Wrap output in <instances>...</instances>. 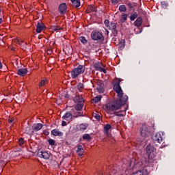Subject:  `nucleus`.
<instances>
[{
	"label": "nucleus",
	"instance_id": "obj_5",
	"mask_svg": "<svg viewBox=\"0 0 175 175\" xmlns=\"http://www.w3.org/2000/svg\"><path fill=\"white\" fill-rule=\"evenodd\" d=\"M91 38L93 40H102L103 36L98 31H93L91 33Z\"/></svg>",
	"mask_w": 175,
	"mask_h": 175
},
{
	"label": "nucleus",
	"instance_id": "obj_1",
	"mask_svg": "<svg viewBox=\"0 0 175 175\" xmlns=\"http://www.w3.org/2000/svg\"><path fill=\"white\" fill-rule=\"evenodd\" d=\"M120 83H121V81L118 79H116L113 81V90L115 91V92H116L120 99L116 100L111 103L110 110L112 111L119 110V109H121L123 105H125L126 102H128V96H123L124 92L122 91V88H121V86L120 85Z\"/></svg>",
	"mask_w": 175,
	"mask_h": 175
},
{
	"label": "nucleus",
	"instance_id": "obj_9",
	"mask_svg": "<svg viewBox=\"0 0 175 175\" xmlns=\"http://www.w3.org/2000/svg\"><path fill=\"white\" fill-rule=\"evenodd\" d=\"M96 90L99 94H103L105 92V83L102 81H97Z\"/></svg>",
	"mask_w": 175,
	"mask_h": 175
},
{
	"label": "nucleus",
	"instance_id": "obj_20",
	"mask_svg": "<svg viewBox=\"0 0 175 175\" xmlns=\"http://www.w3.org/2000/svg\"><path fill=\"white\" fill-rule=\"evenodd\" d=\"M83 152H84V148H83V146L79 145L77 146V154H78L79 157H83Z\"/></svg>",
	"mask_w": 175,
	"mask_h": 175
},
{
	"label": "nucleus",
	"instance_id": "obj_55",
	"mask_svg": "<svg viewBox=\"0 0 175 175\" xmlns=\"http://www.w3.org/2000/svg\"><path fill=\"white\" fill-rule=\"evenodd\" d=\"M123 43H125V40H123Z\"/></svg>",
	"mask_w": 175,
	"mask_h": 175
},
{
	"label": "nucleus",
	"instance_id": "obj_24",
	"mask_svg": "<svg viewBox=\"0 0 175 175\" xmlns=\"http://www.w3.org/2000/svg\"><path fill=\"white\" fill-rule=\"evenodd\" d=\"M72 3V6L75 8H80V0H70Z\"/></svg>",
	"mask_w": 175,
	"mask_h": 175
},
{
	"label": "nucleus",
	"instance_id": "obj_49",
	"mask_svg": "<svg viewBox=\"0 0 175 175\" xmlns=\"http://www.w3.org/2000/svg\"><path fill=\"white\" fill-rule=\"evenodd\" d=\"M3 21V19H2V18H0V24H2Z\"/></svg>",
	"mask_w": 175,
	"mask_h": 175
},
{
	"label": "nucleus",
	"instance_id": "obj_30",
	"mask_svg": "<svg viewBox=\"0 0 175 175\" xmlns=\"http://www.w3.org/2000/svg\"><path fill=\"white\" fill-rule=\"evenodd\" d=\"M137 18V12H133L131 14L130 19L131 21H135Z\"/></svg>",
	"mask_w": 175,
	"mask_h": 175
},
{
	"label": "nucleus",
	"instance_id": "obj_4",
	"mask_svg": "<svg viewBox=\"0 0 175 175\" xmlns=\"http://www.w3.org/2000/svg\"><path fill=\"white\" fill-rule=\"evenodd\" d=\"M153 143L158 146V144H161L163 143V139H162V135L159 133H157L155 135L152 137Z\"/></svg>",
	"mask_w": 175,
	"mask_h": 175
},
{
	"label": "nucleus",
	"instance_id": "obj_16",
	"mask_svg": "<svg viewBox=\"0 0 175 175\" xmlns=\"http://www.w3.org/2000/svg\"><path fill=\"white\" fill-rule=\"evenodd\" d=\"M51 135H53V136H64V133L62 131H59V129H53L51 131Z\"/></svg>",
	"mask_w": 175,
	"mask_h": 175
},
{
	"label": "nucleus",
	"instance_id": "obj_35",
	"mask_svg": "<svg viewBox=\"0 0 175 175\" xmlns=\"http://www.w3.org/2000/svg\"><path fill=\"white\" fill-rule=\"evenodd\" d=\"M79 40H80L81 42L83 43V44H87V42H88L87 40V39L85 38V37H84V36L80 37Z\"/></svg>",
	"mask_w": 175,
	"mask_h": 175
},
{
	"label": "nucleus",
	"instance_id": "obj_48",
	"mask_svg": "<svg viewBox=\"0 0 175 175\" xmlns=\"http://www.w3.org/2000/svg\"><path fill=\"white\" fill-rule=\"evenodd\" d=\"M49 131H44V134L46 135H49Z\"/></svg>",
	"mask_w": 175,
	"mask_h": 175
},
{
	"label": "nucleus",
	"instance_id": "obj_26",
	"mask_svg": "<svg viewBox=\"0 0 175 175\" xmlns=\"http://www.w3.org/2000/svg\"><path fill=\"white\" fill-rule=\"evenodd\" d=\"M74 100L78 103H83L84 102V98L80 97V96H76L74 98Z\"/></svg>",
	"mask_w": 175,
	"mask_h": 175
},
{
	"label": "nucleus",
	"instance_id": "obj_17",
	"mask_svg": "<svg viewBox=\"0 0 175 175\" xmlns=\"http://www.w3.org/2000/svg\"><path fill=\"white\" fill-rule=\"evenodd\" d=\"M92 12H94V13H96L98 12V10H96V8L94 7V5H88L86 10V13H92Z\"/></svg>",
	"mask_w": 175,
	"mask_h": 175
},
{
	"label": "nucleus",
	"instance_id": "obj_58",
	"mask_svg": "<svg viewBox=\"0 0 175 175\" xmlns=\"http://www.w3.org/2000/svg\"><path fill=\"white\" fill-rule=\"evenodd\" d=\"M113 40H116L114 38H113Z\"/></svg>",
	"mask_w": 175,
	"mask_h": 175
},
{
	"label": "nucleus",
	"instance_id": "obj_57",
	"mask_svg": "<svg viewBox=\"0 0 175 175\" xmlns=\"http://www.w3.org/2000/svg\"><path fill=\"white\" fill-rule=\"evenodd\" d=\"M12 50H14V48L12 49Z\"/></svg>",
	"mask_w": 175,
	"mask_h": 175
},
{
	"label": "nucleus",
	"instance_id": "obj_51",
	"mask_svg": "<svg viewBox=\"0 0 175 175\" xmlns=\"http://www.w3.org/2000/svg\"><path fill=\"white\" fill-rule=\"evenodd\" d=\"M0 69H2V63L0 61Z\"/></svg>",
	"mask_w": 175,
	"mask_h": 175
},
{
	"label": "nucleus",
	"instance_id": "obj_33",
	"mask_svg": "<svg viewBox=\"0 0 175 175\" xmlns=\"http://www.w3.org/2000/svg\"><path fill=\"white\" fill-rule=\"evenodd\" d=\"M21 49H22L23 51H27V49H28V44L24 42L22 46H21Z\"/></svg>",
	"mask_w": 175,
	"mask_h": 175
},
{
	"label": "nucleus",
	"instance_id": "obj_2",
	"mask_svg": "<svg viewBox=\"0 0 175 175\" xmlns=\"http://www.w3.org/2000/svg\"><path fill=\"white\" fill-rule=\"evenodd\" d=\"M85 72V66L79 65L76 68H74L71 72L72 79H77L80 75H83Z\"/></svg>",
	"mask_w": 175,
	"mask_h": 175
},
{
	"label": "nucleus",
	"instance_id": "obj_19",
	"mask_svg": "<svg viewBox=\"0 0 175 175\" xmlns=\"http://www.w3.org/2000/svg\"><path fill=\"white\" fill-rule=\"evenodd\" d=\"M27 73H28V70H27V68H19L18 70V76L24 77Z\"/></svg>",
	"mask_w": 175,
	"mask_h": 175
},
{
	"label": "nucleus",
	"instance_id": "obj_29",
	"mask_svg": "<svg viewBox=\"0 0 175 175\" xmlns=\"http://www.w3.org/2000/svg\"><path fill=\"white\" fill-rule=\"evenodd\" d=\"M51 29H52V31H62V29H64V28L59 27V26H57V25H53L51 26Z\"/></svg>",
	"mask_w": 175,
	"mask_h": 175
},
{
	"label": "nucleus",
	"instance_id": "obj_7",
	"mask_svg": "<svg viewBox=\"0 0 175 175\" xmlns=\"http://www.w3.org/2000/svg\"><path fill=\"white\" fill-rule=\"evenodd\" d=\"M37 155L39 158H43V159H50V153L46 151L38 150Z\"/></svg>",
	"mask_w": 175,
	"mask_h": 175
},
{
	"label": "nucleus",
	"instance_id": "obj_54",
	"mask_svg": "<svg viewBox=\"0 0 175 175\" xmlns=\"http://www.w3.org/2000/svg\"><path fill=\"white\" fill-rule=\"evenodd\" d=\"M1 12H2V10L0 8V13H1Z\"/></svg>",
	"mask_w": 175,
	"mask_h": 175
},
{
	"label": "nucleus",
	"instance_id": "obj_43",
	"mask_svg": "<svg viewBox=\"0 0 175 175\" xmlns=\"http://www.w3.org/2000/svg\"><path fill=\"white\" fill-rule=\"evenodd\" d=\"M104 24L105 27H110V21H109V19H105L104 21Z\"/></svg>",
	"mask_w": 175,
	"mask_h": 175
},
{
	"label": "nucleus",
	"instance_id": "obj_34",
	"mask_svg": "<svg viewBox=\"0 0 175 175\" xmlns=\"http://www.w3.org/2000/svg\"><path fill=\"white\" fill-rule=\"evenodd\" d=\"M46 84H47V79H42L39 83V87H44Z\"/></svg>",
	"mask_w": 175,
	"mask_h": 175
},
{
	"label": "nucleus",
	"instance_id": "obj_28",
	"mask_svg": "<svg viewBox=\"0 0 175 175\" xmlns=\"http://www.w3.org/2000/svg\"><path fill=\"white\" fill-rule=\"evenodd\" d=\"M127 6L130 10H135V7L137 6V4L135 3L129 2L127 3Z\"/></svg>",
	"mask_w": 175,
	"mask_h": 175
},
{
	"label": "nucleus",
	"instance_id": "obj_18",
	"mask_svg": "<svg viewBox=\"0 0 175 175\" xmlns=\"http://www.w3.org/2000/svg\"><path fill=\"white\" fill-rule=\"evenodd\" d=\"M111 29L112 31V36H117L118 31H117V29H116L117 27L116 23H111Z\"/></svg>",
	"mask_w": 175,
	"mask_h": 175
},
{
	"label": "nucleus",
	"instance_id": "obj_12",
	"mask_svg": "<svg viewBox=\"0 0 175 175\" xmlns=\"http://www.w3.org/2000/svg\"><path fill=\"white\" fill-rule=\"evenodd\" d=\"M72 118H73V115L69 111L66 112L62 117V120H65V121H70Z\"/></svg>",
	"mask_w": 175,
	"mask_h": 175
},
{
	"label": "nucleus",
	"instance_id": "obj_13",
	"mask_svg": "<svg viewBox=\"0 0 175 175\" xmlns=\"http://www.w3.org/2000/svg\"><path fill=\"white\" fill-rule=\"evenodd\" d=\"M42 128H43V124L40 123H36L32 126V129L34 131V132H38V131H40Z\"/></svg>",
	"mask_w": 175,
	"mask_h": 175
},
{
	"label": "nucleus",
	"instance_id": "obj_45",
	"mask_svg": "<svg viewBox=\"0 0 175 175\" xmlns=\"http://www.w3.org/2000/svg\"><path fill=\"white\" fill-rule=\"evenodd\" d=\"M94 118H96V120H97L98 121H99V120H100V116L99 114H96L94 116Z\"/></svg>",
	"mask_w": 175,
	"mask_h": 175
},
{
	"label": "nucleus",
	"instance_id": "obj_44",
	"mask_svg": "<svg viewBox=\"0 0 175 175\" xmlns=\"http://www.w3.org/2000/svg\"><path fill=\"white\" fill-rule=\"evenodd\" d=\"M115 116H118V117H122L124 114L121 113V111L114 112Z\"/></svg>",
	"mask_w": 175,
	"mask_h": 175
},
{
	"label": "nucleus",
	"instance_id": "obj_25",
	"mask_svg": "<svg viewBox=\"0 0 175 175\" xmlns=\"http://www.w3.org/2000/svg\"><path fill=\"white\" fill-rule=\"evenodd\" d=\"M83 140H86L87 142H91L92 137H91V135L90 134H83L82 136Z\"/></svg>",
	"mask_w": 175,
	"mask_h": 175
},
{
	"label": "nucleus",
	"instance_id": "obj_37",
	"mask_svg": "<svg viewBox=\"0 0 175 175\" xmlns=\"http://www.w3.org/2000/svg\"><path fill=\"white\" fill-rule=\"evenodd\" d=\"M24 42H25L24 40H21L20 39L15 40V43H16V44H18L19 46H22Z\"/></svg>",
	"mask_w": 175,
	"mask_h": 175
},
{
	"label": "nucleus",
	"instance_id": "obj_41",
	"mask_svg": "<svg viewBox=\"0 0 175 175\" xmlns=\"http://www.w3.org/2000/svg\"><path fill=\"white\" fill-rule=\"evenodd\" d=\"M161 3L162 8H163L164 9H166V8L169 6V4L166 3V1H162Z\"/></svg>",
	"mask_w": 175,
	"mask_h": 175
},
{
	"label": "nucleus",
	"instance_id": "obj_47",
	"mask_svg": "<svg viewBox=\"0 0 175 175\" xmlns=\"http://www.w3.org/2000/svg\"><path fill=\"white\" fill-rule=\"evenodd\" d=\"M66 125H68V123H66V121H62V126H66Z\"/></svg>",
	"mask_w": 175,
	"mask_h": 175
},
{
	"label": "nucleus",
	"instance_id": "obj_31",
	"mask_svg": "<svg viewBox=\"0 0 175 175\" xmlns=\"http://www.w3.org/2000/svg\"><path fill=\"white\" fill-rule=\"evenodd\" d=\"M102 99V96H96L94 97L93 99H92V101L94 103H99V102H100Z\"/></svg>",
	"mask_w": 175,
	"mask_h": 175
},
{
	"label": "nucleus",
	"instance_id": "obj_15",
	"mask_svg": "<svg viewBox=\"0 0 175 175\" xmlns=\"http://www.w3.org/2000/svg\"><path fill=\"white\" fill-rule=\"evenodd\" d=\"M44 29V25L43 23L38 22L36 26V32L37 33H40L41 31Z\"/></svg>",
	"mask_w": 175,
	"mask_h": 175
},
{
	"label": "nucleus",
	"instance_id": "obj_38",
	"mask_svg": "<svg viewBox=\"0 0 175 175\" xmlns=\"http://www.w3.org/2000/svg\"><path fill=\"white\" fill-rule=\"evenodd\" d=\"M49 144L50 146H55V140L53 139H49L48 140Z\"/></svg>",
	"mask_w": 175,
	"mask_h": 175
},
{
	"label": "nucleus",
	"instance_id": "obj_11",
	"mask_svg": "<svg viewBox=\"0 0 175 175\" xmlns=\"http://www.w3.org/2000/svg\"><path fill=\"white\" fill-rule=\"evenodd\" d=\"M87 128H88V124L87 123L77 125V129H78V131H81V132H84Z\"/></svg>",
	"mask_w": 175,
	"mask_h": 175
},
{
	"label": "nucleus",
	"instance_id": "obj_10",
	"mask_svg": "<svg viewBox=\"0 0 175 175\" xmlns=\"http://www.w3.org/2000/svg\"><path fill=\"white\" fill-rule=\"evenodd\" d=\"M146 150L147 154H148L149 157H151V158H152V156L151 154L154 152V151H155L154 147L149 144L146 146Z\"/></svg>",
	"mask_w": 175,
	"mask_h": 175
},
{
	"label": "nucleus",
	"instance_id": "obj_40",
	"mask_svg": "<svg viewBox=\"0 0 175 175\" xmlns=\"http://www.w3.org/2000/svg\"><path fill=\"white\" fill-rule=\"evenodd\" d=\"M75 114L76 117H83L84 116V113L83 112H81V111L75 112Z\"/></svg>",
	"mask_w": 175,
	"mask_h": 175
},
{
	"label": "nucleus",
	"instance_id": "obj_6",
	"mask_svg": "<svg viewBox=\"0 0 175 175\" xmlns=\"http://www.w3.org/2000/svg\"><path fill=\"white\" fill-rule=\"evenodd\" d=\"M67 11L68 5L65 3H62L59 5L58 12L62 16L66 14Z\"/></svg>",
	"mask_w": 175,
	"mask_h": 175
},
{
	"label": "nucleus",
	"instance_id": "obj_46",
	"mask_svg": "<svg viewBox=\"0 0 175 175\" xmlns=\"http://www.w3.org/2000/svg\"><path fill=\"white\" fill-rule=\"evenodd\" d=\"M111 1L113 5H116V3H118V2L120 1V0H111Z\"/></svg>",
	"mask_w": 175,
	"mask_h": 175
},
{
	"label": "nucleus",
	"instance_id": "obj_21",
	"mask_svg": "<svg viewBox=\"0 0 175 175\" xmlns=\"http://www.w3.org/2000/svg\"><path fill=\"white\" fill-rule=\"evenodd\" d=\"M103 132L105 135L109 136V132H110V124H107L103 128Z\"/></svg>",
	"mask_w": 175,
	"mask_h": 175
},
{
	"label": "nucleus",
	"instance_id": "obj_27",
	"mask_svg": "<svg viewBox=\"0 0 175 175\" xmlns=\"http://www.w3.org/2000/svg\"><path fill=\"white\" fill-rule=\"evenodd\" d=\"M77 88L79 92H83V90H84V84L79 83L77 85Z\"/></svg>",
	"mask_w": 175,
	"mask_h": 175
},
{
	"label": "nucleus",
	"instance_id": "obj_8",
	"mask_svg": "<svg viewBox=\"0 0 175 175\" xmlns=\"http://www.w3.org/2000/svg\"><path fill=\"white\" fill-rule=\"evenodd\" d=\"M103 64L100 62H96L94 64V68L95 70L98 72H103V73H107L106 69L103 68Z\"/></svg>",
	"mask_w": 175,
	"mask_h": 175
},
{
	"label": "nucleus",
	"instance_id": "obj_36",
	"mask_svg": "<svg viewBox=\"0 0 175 175\" xmlns=\"http://www.w3.org/2000/svg\"><path fill=\"white\" fill-rule=\"evenodd\" d=\"M120 12H126V6L125 5H121L119 6Z\"/></svg>",
	"mask_w": 175,
	"mask_h": 175
},
{
	"label": "nucleus",
	"instance_id": "obj_53",
	"mask_svg": "<svg viewBox=\"0 0 175 175\" xmlns=\"http://www.w3.org/2000/svg\"><path fill=\"white\" fill-rule=\"evenodd\" d=\"M125 111H126V109L124 110V111H123V113H125Z\"/></svg>",
	"mask_w": 175,
	"mask_h": 175
},
{
	"label": "nucleus",
	"instance_id": "obj_14",
	"mask_svg": "<svg viewBox=\"0 0 175 175\" xmlns=\"http://www.w3.org/2000/svg\"><path fill=\"white\" fill-rule=\"evenodd\" d=\"M103 109L107 114H110V100L107 101V103L103 105Z\"/></svg>",
	"mask_w": 175,
	"mask_h": 175
},
{
	"label": "nucleus",
	"instance_id": "obj_3",
	"mask_svg": "<svg viewBox=\"0 0 175 175\" xmlns=\"http://www.w3.org/2000/svg\"><path fill=\"white\" fill-rule=\"evenodd\" d=\"M140 135L144 139H147V137L151 135L150 126H147L146 124H142L140 129Z\"/></svg>",
	"mask_w": 175,
	"mask_h": 175
},
{
	"label": "nucleus",
	"instance_id": "obj_23",
	"mask_svg": "<svg viewBox=\"0 0 175 175\" xmlns=\"http://www.w3.org/2000/svg\"><path fill=\"white\" fill-rule=\"evenodd\" d=\"M143 24V19L142 17H139L137 18V20L135 21V25L136 27H140Z\"/></svg>",
	"mask_w": 175,
	"mask_h": 175
},
{
	"label": "nucleus",
	"instance_id": "obj_42",
	"mask_svg": "<svg viewBox=\"0 0 175 175\" xmlns=\"http://www.w3.org/2000/svg\"><path fill=\"white\" fill-rule=\"evenodd\" d=\"M26 133H27V135H32L33 131H31V128L27 127Z\"/></svg>",
	"mask_w": 175,
	"mask_h": 175
},
{
	"label": "nucleus",
	"instance_id": "obj_22",
	"mask_svg": "<svg viewBox=\"0 0 175 175\" xmlns=\"http://www.w3.org/2000/svg\"><path fill=\"white\" fill-rule=\"evenodd\" d=\"M83 107H84V104L83 103H77L75 106V110H77V111H80L81 110H83Z\"/></svg>",
	"mask_w": 175,
	"mask_h": 175
},
{
	"label": "nucleus",
	"instance_id": "obj_56",
	"mask_svg": "<svg viewBox=\"0 0 175 175\" xmlns=\"http://www.w3.org/2000/svg\"><path fill=\"white\" fill-rule=\"evenodd\" d=\"M0 40H2V38H0Z\"/></svg>",
	"mask_w": 175,
	"mask_h": 175
},
{
	"label": "nucleus",
	"instance_id": "obj_50",
	"mask_svg": "<svg viewBox=\"0 0 175 175\" xmlns=\"http://www.w3.org/2000/svg\"><path fill=\"white\" fill-rule=\"evenodd\" d=\"M47 53H48V54H51V50H48Z\"/></svg>",
	"mask_w": 175,
	"mask_h": 175
},
{
	"label": "nucleus",
	"instance_id": "obj_32",
	"mask_svg": "<svg viewBox=\"0 0 175 175\" xmlns=\"http://www.w3.org/2000/svg\"><path fill=\"white\" fill-rule=\"evenodd\" d=\"M128 18V14H124L121 18H120V23H125V21H126Z\"/></svg>",
	"mask_w": 175,
	"mask_h": 175
},
{
	"label": "nucleus",
	"instance_id": "obj_52",
	"mask_svg": "<svg viewBox=\"0 0 175 175\" xmlns=\"http://www.w3.org/2000/svg\"><path fill=\"white\" fill-rule=\"evenodd\" d=\"M106 32H107V35H109V31H107V29H105Z\"/></svg>",
	"mask_w": 175,
	"mask_h": 175
},
{
	"label": "nucleus",
	"instance_id": "obj_39",
	"mask_svg": "<svg viewBox=\"0 0 175 175\" xmlns=\"http://www.w3.org/2000/svg\"><path fill=\"white\" fill-rule=\"evenodd\" d=\"M25 144V141L24 140V138H20L18 140V144L19 146H22Z\"/></svg>",
	"mask_w": 175,
	"mask_h": 175
}]
</instances>
